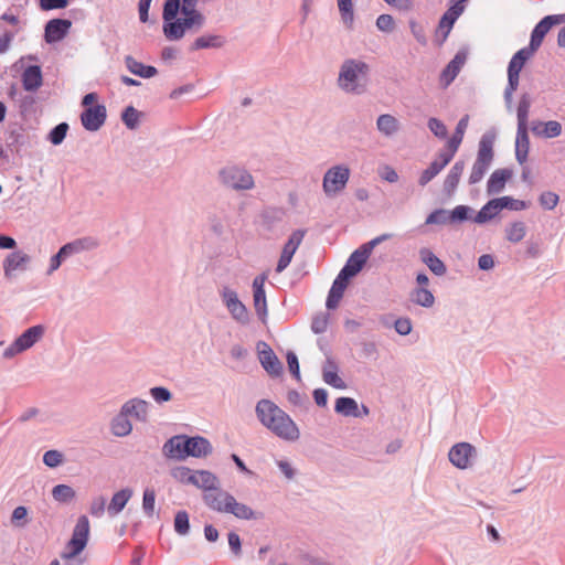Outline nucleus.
Masks as SVG:
<instances>
[{
    "label": "nucleus",
    "instance_id": "1",
    "mask_svg": "<svg viewBox=\"0 0 565 565\" xmlns=\"http://www.w3.org/2000/svg\"><path fill=\"white\" fill-rule=\"evenodd\" d=\"M257 419L276 437L294 443L300 437V430L292 418L273 401L263 398L255 407Z\"/></svg>",
    "mask_w": 565,
    "mask_h": 565
},
{
    "label": "nucleus",
    "instance_id": "2",
    "mask_svg": "<svg viewBox=\"0 0 565 565\" xmlns=\"http://www.w3.org/2000/svg\"><path fill=\"white\" fill-rule=\"evenodd\" d=\"M213 447L202 436L175 435L169 438L162 447L163 455L169 459L184 460L188 457L202 458L211 455Z\"/></svg>",
    "mask_w": 565,
    "mask_h": 565
},
{
    "label": "nucleus",
    "instance_id": "3",
    "mask_svg": "<svg viewBox=\"0 0 565 565\" xmlns=\"http://www.w3.org/2000/svg\"><path fill=\"white\" fill-rule=\"evenodd\" d=\"M369 72L370 66L365 62L355 58H348L340 67L338 85L347 93L356 95L363 94L366 89Z\"/></svg>",
    "mask_w": 565,
    "mask_h": 565
},
{
    "label": "nucleus",
    "instance_id": "4",
    "mask_svg": "<svg viewBox=\"0 0 565 565\" xmlns=\"http://www.w3.org/2000/svg\"><path fill=\"white\" fill-rule=\"evenodd\" d=\"M495 137L494 131H487L482 135L478 145L477 158L468 178L469 184L473 185L479 183L489 171L494 159L493 146Z\"/></svg>",
    "mask_w": 565,
    "mask_h": 565
},
{
    "label": "nucleus",
    "instance_id": "5",
    "mask_svg": "<svg viewBox=\"0 0 565 565\" xmlns=\"http://www.w3.org/2000/svg\"><path fill=\"white\" fill-rule=\"evenodd\" d=\"M205 24L204 14H190L175 18L171 22L163 24L162 30L167 40L179 41L186 32H199Z\"/></svg>",
    "mask_w": 565,
    "mask_h": 565
},
{
    "label": "nucleus",
    "instance_id": "6",
    "mask_svg": "<svg viewBox=\"0 0 565 565\" xmlns=\"http://www.w3.org/2000/svg\"><path fill=\"white\" fill-rule=\"evenodd\" d=\"M220 182L234 191H247L255 186L253 175L248 170L236 164H228L218 171Z\"/></svg>",
    "mask_w": 565,
    "mask_h": 565
},
{
    "label": "nucleus",
    "instance_id": "7",
    "mask_svg": "<svg viewBox=\"0 0 565 565\" xmlns=\"http://www.w3.org/2000/svg\"><path fill=\"white\" fill-rule=\"evenodd\" d=\"M89 536V521L86 515L77 519L72 537L67 543L68 552L62 553V558L72 559L76 557L87 545Z\"/></svg>",
    "mask_w": 565,
    "mask_h": 565
},
{
    "label": "nucleus",
    "instance_id": "8",
    "mask_svg": "<svg viewBox=\"0 0 565 565\" xmlns=\"http://www.w3.org/2000/svg\"><path fill=\"white\" fill-rule=\"evenodd\" d=\"M350 179V169L344 164H338L327 170L323 175L322 189L327 196H334L341 192Z\"/></svg>",
    "mask_w": 565,
    "mask_h": 565
},
{
    "label": "nucleus",
    "instance_id": "9",
    "mask_svg": "<svg viewBox=\"0 0 565 565\" xmlns=\"http://www.w3.org/2000/svg\"><path fill=\"white\" fill-rule=\"evenodd\" d=\"M220 296L231 317L235 321L241 324H247L249 322L248 310L246 306L239 300L235 290L225 286L220 290Z\"/></svg>",
    "mask_w": 565,
    "mask_h": 565
},
{
    "label": "nucleus",
    "instance_id": "10",
    "mask_svg": "<svg viewBox=\"0 0 565 565\" xmlns=\"http://www.w3.org/2000/svg\"><path fill=\"white\" fill-rule=\"evenodd\" d=\"M565 14H551L544 17L532 30L530 44L525 46L532 53H535L552 26L564 23Z\"/></svg>",
    "mask_w": 565,
    "mask_h": 565
},
{
    "label": "nucleus",
    "instance_id": "11",
    "mask_svg": "<svg viewBox=\"0 0 565 565\" xmlns=\"http://www.w3.org/2000/svg\"><path fill=\"white\" fill-rule=\"evenodd\" d=\"M477 455L478 451L473 445L461 441L450 448L448 459L456 468L465 470L472 466Z\"/></svg>",
    "mask_w": 565,
    "mask_h": 565
},
{
    "label": "nucleus",
    "instance_id": "12",
    "mask_svg": "<svg viewBox=\"0 0 565 565\" xmlns=\"http://www.w3.org/2000/svg\"><path fill=\"white\" fill-rule=\"evenodd\" d=\"M391 237L392 234L385 233L361 245L350 255L349 259L347 260V264L351 265V267H353L358 273H360L363 269L365 263L367 262L373 248L381 244L382 242L390 239Z\"/></svg>",
    "mask_w": 565,
    "mask_h": 565
},
{
    "label": "nucleus",
    "instance_id": "13",
    "mask_svg": "<svg viewBox=\"0 0 565 565\" xmlns=\"http://www.w3.org/2000/svg\"><path fill=\"white\" fill-rule=\"evenodd\" d=\"M107 118V109L105 105L97 104L93 107H87L81 114V122L88 131L99 130Z\"/></svg>",
    "mask_w": 565,
    "mask_h": 565
},
{
    "label": "nucleus",
    "instance_id": "14",
    "mask_svg": "<svg viewBox=\"0 0 565 565\" xmlns=\"http://www.w3.org/2000/svg\"><path fill=\"white\" fill-rule=\"evenodd\" d=\"M306 231L305 230H296L292 232L288 241L285 243L280 257L277 263L276 271L281 273L284 271L289 264L291 263L292 256L295 255L296 250L298 249L299 245L301 244L303 237H305Z\"/></svg>",
    "mask_w": 565,
    "mask_h": 565
},
{
    "label": "nucleus",
    "instance_id": "15",
    "mask_svg": "<svg viewBox=\"0 0 565 565\" xmlns=\"http://www.w3.org/2000/svg\"><path fill=\"white\" fill-rule=\"evenodd\" d=\"M465 10V6L461 2H455L448 10L441 15L438 26L436 29V36H441L440 44L448 38L455 22L461 15Z\"/></svg>",
    "mask_w": 565,
    "mask_h": 565
},
{
    "label": "nucleus",
    "instance_id": "16",
    "mask_svg": "<svg viewBox=\"0 0 565 565\" xmlns=\"http://www.w3.org/2000/svg\"><path fill=\"white\" fill-rule=\"evenodd\" d=\"M258 356L262 366L271 376H278L282 372V364L274 353L273 349L263 341L257 343Z\"/></svg>",
    "mask_w": 565,
    "mask_h": 565
},
{
    "label": "nucleus",
    "instance_id": "17",
    "mask_svg": "<svg viewBox=\"0 0 565 565\" xmlns=\"http://www.w3.org/2000/svg\"><path fill=\"white\" fill-rule=\"evenodd\" d=\"M30 262L31 257L21 250L9 253L2 263L4 277L9 280L13 279L15 277L14 271L26 270Z\"/></svg>",
    "mask_w": 565,
    "mask_h": 565
},
{
    "label": "nucleus",
    "instance_id": "18",
    "mask_svg": "<svg viewBox=\"0 0 565 565\" xmlns=\"http://www.w3.org/2000/svg\"><path fill=\"white\" fill-rule=\"evenodd\" d=\"M72 26V21L67 19H52L46 22L44 28V40L52 44L63 40Z\"/></svg>",
    "mask_w": 565,
    "mask_h": 565
},
{
    "label": "nucleus",
    "instance_id": "19",
    "mask_svg": "<svg viewBox=\"0 0 565 565\" xmlns=\"http://www.w3.org/2000/svg\"><path fill=\"white\" fill-rule=\"evenodd\" d=\"M6 146L12 153L21 157V151L31 147V138L21 126L9 129Z\"/></svg>",
    "mask_w": 565,
    "mask_h": 565
},
{
    "label": "nucleus",
    "instance_id": "20",
    "mask_svg": "<svg viewBox=\"0 0 565 565\" xmlns=\"http://www.w3.org/2000/svg\"><path fill=\"white\" fill-rule=\"evenodd\" d=\"M266 275L262 274L254 278L253 280V291H254V307L257 316L264 321L267 316V301H266V292H265V281Z\"/></svg>",
    "mask_w": 565,
    "mask_h": 565
},
{
    "label": "nucleus",
    "instance_id": "21",
    "mask_svg": "<svg viewBox=\"0 0 565 565\" xmlns=\"http://www.w3.org/2000/svg\"><path fill=\"white\" fill-rule=\"evenodd\" d=\"M533 55L530 50L522 47L512 56L508 65V82L519 84L522 68Z\"/></svg>",
    "mask_w": 565,
    "mask_h": 565
},
{
    "label": "nucleus",
    "instance_id": "22",
    "mask_svg": "<svg viewBox=\"0 0 565 565\" xmlns=\"http://www.w3.org/2000/svg\"><path fill=\"white\" fill-rule=\"evenodd\" d=\"M513 170L509 168H502L494 170L487 181V193L488 195H494L501 193L507 182L512 178Z\"/></svg>",
    "mask_w": 565,
    "mask_h": 565
},
{
    "label": "nucleus",
    "instance_id": "23",
    "mask_svg": "<svg viewBox=\"0 0 565 565\" xmlns=\"http://www.w3.org/2000/svg\"><path fill=\"white\" fill-rule=\"evenodd\" d=\"M228 497L232 494L221 490L218 486L216 490L203 493V501L211 510L225 513L228 507Z\"/></svg>",
    "mask_w": 565,
    "mask_h": 565
},
{
    "label": "nucleus",
    "instance_id": "24",
    "mask_svg": "<svg viewBox=\"0 0 565 565\" xmlns=\"http://www.w3.org/2000/svg\"><path fill=\"white\" fill-rule=\"evenodd\" d=\"M465 166L466 163L463 160H458L450 168L443 184V191L447 196H451L455 193L465 170Z\"/></svg>",
    "mask_w": 565,
    "mask_h": 565
},
{
    "label": "nucleus",
    "instance_id": "25",
    "mask_svg": "<svg viewBox=\"0 0 565 565\" xmlns=\"http://www.w3.org/2000/svg\"><path fill=\"white\" fill-rule=\"evenodd\" d=\"M98 245V241L95 237L86 236L66 243L65 245L62 246V248L63 253H65L67 257H70L82 252L93 250L97 248Z\"/></svg>",
    "mask_w": 565,
    "mask_h": 565
},
{
    "label": "nucleus",
    "instance_id": "26",
    "mask_svg": "<svg viewBox=\"0 0 565 565\" xmlns=\"http://www.w3.org/2000/svg\"><path fill=\"white\" fill-rule=\"evenodd\" d=\"M23 88L26 92H35L43 84L42 70L39 65H29L21 75Z\"/></svg>",
    "mask_w": 565,
    "mask_h": 565
},
{
    "label": "nucleus",
    "instance_id": "27",
    "mask_svg": "<svg viewBox=\"0 0 565 565\" xmlns=\"http://www.w3.org/2000/svg\"><path fill=\"white\" fill-rule=\"evenodd\" d=\"M44 334V327L41 324L26 329L14 342L22 352L32 348Z\"/></svg>",
    "mask_w": 565,
    "mask_h": 565
},
{
    "label": "nucleus",
    "instance_id": "28",
    "mask_svg": "<svg viewBox=\"0 0 565 565\" xmlns=\"http://www.w3.org/2000/svg\"><path fill=\"white\" fill-rule=\"evenodd\" d=\"M148 402L136 397L127 401L120 409L124 411L128 417L130 416L137 420L146 422L148 416Z\"/></svg>",
    "mask_w": 565,
    "mask_h": 565
},
{
    "label": "nucleus",
    "instance_id": "29",
    "mask_svg": "<svg viewBox=\"0 0 565 565\" xmlns=\"http://www.w3.org/2000/svg\"><path fill=\"white\" fill-rule=\"evenodd\" d=\"M466 62V55L458 52L455 57L447 64L440 74V82L446 87L457 77L461 66Z\"/></svg>",
    "mask_w": 565,
    "mask_h": 565
},
{
    "label": "nucleus",
    "instance_id": "30",
    "mask_svg": "<svg viewBox=\"0 0 565 565\" xmlns=\"http://www.w3.org/2000/svg\"><path fill=\"white\" fill-rule=\"evenodd\" d=\"M225 38L218 34H204L196 38L189 46V52L205 49H221L225 44Z\"/></svg>",
    "mask_w": 565,
    "mask_h": 565
},
{
    "label": "nucleus",
    "instance_id": "31",
    "mask_svg": "<svg viewBox=\"0 0 565 565\" xmlns=\"http://www.w3.org/2000/svg\"><path fill=\"white\" fill-rule=\"evenodd\" d=\"M132 494L134 491L130 488H124L114 493L107 507V512L109 516H116L117 514H119L125 509L126 504L131 499Z\"/></svg>",
    "mask_w": 565,
    "mask_h": 565
},
{
    "label": "nucleus",
    "instance_id": "32",
    "mask_svg": "<svg viewBox=\"0 0 565 565\" xmlns=\"http://www.w3.org/2000/svg\"><path fill=\"white\" fill-rule=\"evenodd\" d=\"M322 377L328 385H331L334 388H347L345 382L338 375V365L331 358H327L326 365L322 371Z\"/></svg>",
    "mask_w": 565,
    "mask_h": 565
},
{
    "label": "nucleus",
    "instance_id": "33",
    "mask_svg": "<svg viewBox=\"0 0 565 565\" xmlns=\"http://www.w3.org/2000/svg\"><path fill=\"white\" fill-rule=\"evenodd\" d=\"M125 65L130 73L142 78H151L158 73L154 66L145 65L131 55L125 56Z\"/></svg>",
    "mask_w": 565,
    "mask_h": 565
},
{
    "label": "nucleus",
    "instance_id": "34",
    "mask_svg": "<svg viewBox=\"0 0 565 565\" xmlns=\"http://www.w3.org/2000/svg\"><path fill=\"white\" fill-rule=\"evenodd\" d=\"M532 132L537 137L556 138L562 134V125L556 120L537 121L532 126Z\"/></svg>",
    "mask_w": 565,
    "mask_h": 565
},
{
    "label": "nucleus",
    "instance_id": "35",
    "mask_svg": "<svg viewBox=\"0 0 565 565\" xmlns=\"http://www.w3.org/2000/svg\"><path fill=\"white\" fill-rule=\"evenodd\" d=\"M422 262L430 269L436 276H444L447 273V267L444 262L438 258L430 249L422 248L419 250Z\"/></svg>",
    "mask_w": 565,
    "mask_h": 565
},
{
    "label": "nucleus",
    "instance_id": "36",
    "mask_svg": "<svg viewBox=\"0 0 565 565\" xmlns=\"http://www.w3.org/2000/svg\"><path fill=\"white\" fill-rule=\"evenodd\" d=\"M530 139L527 128H518L515 138V159L520 164L527 160Z\"/></svg>",
    "mask_w": 565,
    "mask_h": 565
},
{
    "label": "nucleus",
    "instance_id": "37",
    "mask_svg": "<svg viewBox=\"0 0 565 565\" xmlns=\"http://www.w3.org/2000/svg\"><path fill=\"white\" fill-rule=\"evenodd\" d=\"M286 212L281 207H266L260 213L262 225L267 231H273L277 224L281 223Z\"/></svg>",
    "mask_w": 565,
    "mask_h": 565
},
{
    "label": "nucleus",
    "instance_id": "38",
    "mask_svg": "<svg viewBox=\"0 0 565 565\" xmlns=\"http://www.w3.org/2000/svg\"><path fill=\"white\" fill-rule=\"evenodd\" d=\"M335 413L347 417H361L358 402L352 397H339L334 405Z\"/></svg>",
    "mask_w": 565,
    "mask_h": 565
},
{
    "label": "nucleus",
    "instance_id": "39",
    "mask_svg": "<svg viewBox=\"0 0 565 565\" xmlns=\"http://www.w3.org/2000/svg\"><path fill=\"white\" fill-rule=\"evenodd\" d=\"M228 507L225 513H231L235 515L237 519L242 520H254L257 519L256 513L252 508L244 503H239L236 501V499L232 495L228 497Z\"/></svg>",
    "mask_w": 565,
    "mask_h": 565
},
{
    "label": "nucleus",
    "instance_id": "40",
    "mask_svg": "<svg viewBox=\"0 0 565 565\" xmlns=\"http://www.w3.org/2000/svg\"><path fill=\"white\" fill-rule=\"evenodd\" d=\"M110 430L117 437H125L131 433L132 424L124 411L120 409L119 414L113 418L110 423Z\"/></svg>",
    "mask_w": 565,
    "mask_h": 565
},
{
    "label": "nucleus",
    "instance_id": "41",
    "mask_svg": "<svg viewBox=\"0 0 565 565\" xmlns=\"http://www.w3.org/2000/svg\"><path fill=\"white\" fill-rule=\"evenodd\" d=\"M377 130L385 137H392L399 130V121L390 114H383L376 120Z\"/></svg>",
    "mask_w": 565,
    "mask_h": 565
},
{
    "label": "nucleus",
    "instance_id": "42",
    "mask_svg": "<svg viewBox=\"0 0 565 565\" xmlns=\"http://www.w3.org/2000/svg\"><path fill=\"white\" fill-rule=\"evenodd\" d=\"M198 484L194 487L202 489L204 493L216 490L220 486V480L216 475L209 470H196Z\"/></svg>",
    "mask_w": 565,
    "mask_h": 565
},
{
    "label": "nucleus",
    "instance_id": "43",
    "mask_svg": "<svg viewBox=\"0 0 565 565\" xmlns=\"http://www.w3.org/2000/svg\"><path fill=\"white\" fill-rule=\"evenodd\" d=\"M500 213L495 198L489 200L480 211L475 215L472 221L477 224H484L493 220Z\"/></svg>",
    "mask_w": 565,
    "mask_h": 565
},
{
    "label": "nucleus",
    "instance_id": "44",
    "mask_svg": "<svg viewBox=\"0 0 565 565\" xmlns=\"http://www.w3.org/2000/svg\"><path fill=\"white\" fill-rule=\"evenodd\" d=\"M171 477L182 484H198L196 470L185 466H178L170 470Z\"/></svg>",
    "mask_w": 565,
    "mask_h": 565
},
{
    "label": "nucleus",
    "instance_id": "45",
    "mask_svg": "<svg viewBox=\"0 0 565 565\" xmlns=\"http://www.w3.org/2000/svg\"><path fill=\"white\" fill-rule=\"evenodd\" d=\"M468 122H469V115H465L463 117L460 118V120L458 121V124L456 126L455 132L447 141V148H452L454 151H458V149L462 142L465 132L467 130Z\"/></svg>",
    "mask_w": 565,
    "mask_h": 565
},
{
    "label": "nucleus",
    "instance_id": "46",
    "mask_svg": "<svg viewBox=\"0 0 565 565\" xmlns=\"http://www.w3.org/2000/svg\"><path fill=\"white\" fill-rule=\"evenodd\" d=\"M531 104L532 99L530 94H522L516 108L518 128H527V118Z\"/></svg>",
    "mask_w": 565,
    "mask_h": 565
},
{
    "label": "nucleus",
    "instance_id": "47",
    "mask_svg": "<svg viewBox=\"0 0 565 565\" xmlns=\"http://www.w3.org/2000/svg\"><path fill=\"white\" fill-rule=\"evenodd\" d=\"M412 301L425 308L434 305L435 298L430 290L424 287H417L412 291Z\"/></svg>",
    "mask_w": 565,
    "mask_h": 565
},
{
    "label": "nucleus",
    "instance_id": "48",
    "mask_svg": "<svg viewBox=\"0 0 565 565\" xmlns=\"http://www.w3.org/2000/svg\"><path fill=\"white\" fill-rule=\"evenodd\" d=\"M526 234V226L523 222H513L505 228V238L511 243L521 242Z\"/></svg>",
    "mask_w": 565,
    "mask_h": 565
},
{
    "label": "nucleus",
    "instance_id": "49",
    "mask_svg": "<svg viewBox=\"0 0 565 565\" xmlns=\"http://www.w3.org/2000/svg\"><path fill=\"white\" fill-rule=\"evenodd\" d=\"M75 490L67 484H56L52 489V497L60 503H68L75 498Z\"/></svg>",
    "mask_w": 565,
    "mask_h": 565
},
{
    "label": "nucleus",
    "instance_id": "50",
    "mask_svg": "<svg viewBox=\"0 0 565 565\" xmlns=\"http://www.w3.org/2000/svg\"><path fill=\"white\" fill-rule=\"evenodd\" d=\"M179 12L182 13L181 0H166L162 10L163 24L178 18Z\"/></svg>",
    "mask_w": 565,
    "mask_h": 565
},
{
    "label": "nucleus",
    "instance_id": "51",
    "mask_svg": "<svg viewBox=\"0 0 565 565\" xmlns=\"http://www.w3.org/2000/svg\"><path fill=\"white\" fill-rule=\"evenodd\" d=\"M473 209L468 205H457L447 216L450 218V224H460L471 220Z\"/></svg>",
    "mask_w": 565,
    "mask_h": 565
},
{
    "label": "nucleus",
    "instance_id": "52",
    "mask_svg": "<svg viewBox=\"0 0 565 565\" xmlns=\"http://www.w3.org/2000/svg\"><path fill=\"white\" fill-rule=\"evenodd\" d=\"M495 200L500 211H502L503 209L511 211H522L527 207V202L514 199L512 196H501L495 198Z\"/></svg>",
    "mask_w": 565,
    "mask_h": 565
},
{
    "label": "nucleus",
    "instance_id": "53",
    "mask_svg": "<svg viewBox=\"0 0 565 565\" xmlns=\"http://www.w3.org/2000/svg\"><path fill=\"white\" fill-rule=\"evenodd\" d=\"M141 113L134 106H127L121 113V120L128 129H136L139 126Z\"/></svg>",
    "mask_w": 565,
    "mask_h": 565
},
{
    "label": "nucleus",
    "instance_id": "54",
    "mask_svg": "<svg viewBox=\"0 0 565 565\" xmlns=\"http://www.w3.org/2000/svg\"><path fill=\"white\" fill-rule=\"evenodd\" d=\"M68 129L70 126L67 122H60L51 129V131L47 135V140L54 146L61 145L66 138Z\"/></svg>",
    "mask_w": 565,
    "mask_h": 565
},
{
    "label": "nucleus",
    "instance_id": "55",
    "mask_svg": "<svg viewBox=\"0 0 565 565\" xmlns=\"http://www.w3.org/2000/svg\"><path fill=\"white\" fill-rule=\"evenodd\" d=\"M174 531L179 535H186L190 532V521H189V514L186 511L181 510L178 511L174 515V522H173Z\"/></svg>",
    "mask_w": 565,
    "mask_h": 565
},
{
    "label": "nucleus",
    "instance_id": "56",
    "mask_svg": "<svg viewBox=\"0 0 565 565\" xmlns=\"http://www.w3.org/2000/svg\"><path fill=\"white\" fill-rule=\"evenodd\" d=\"M344 290L345 288H342L341 284L333 282L327 297L326 307L335 309L343 297Z\"/></svg>",
    "mask_w": 565,
    "mask_h": 565
},
{
    "label": "nucleus",
    "instance_id": "57",
    "mask_svg": "<svg viewBox=\"0 0 565 565\" xmlns=\"http://www.w3.org/2000/svg\"><path fill=\"white\" fill-rule=\"evenodd\" d=\"M156 491L152 488H146L142 495V510L148 518L154 515Z\"/></svg>",
    "mask_w": 565,
    "mask_h": 565
},
{
    "label": "nucleus",
    "instance_id": "58",
    "mask_svg": "<svg viewBox=\"0 0 565 565\" xmlns=\"http://www.w3.org/2000/svg\"><path fill=\"white\" fill-rule=\"evenodd\" d=\"M443 170V168L439 166V161L438 160H434L429 167L427 169H425L419 179H418V184L420 186H425L426 184H428L440 171Z\"/></svg>",
    "mask_w": 565,
    "mask_h": 565
},
{
    "label": "nucleus",
    "instance_id": "59",
    "mask_svg": "<svg viewBox=\"0 0 565 565\" xmlns=\"http://www.w3.org/2000/svg\"><path fill=\"white\" fill-rule=\"evenodd\" d=\"M449 214H450V211H447L445 209H437V210L433 211L426 217L425 224H427V225H431V224H437V225L450 224V218L447 217Z\"/></svg>",
    "mask_w": 565,
    "mask_h": 565
},
{
    "label": "nucleus",
    "instance_id": "60",
    "mask_svg": "<svg viewBox=\"0 0 565 565\" xmlns=\"http://www.w3.org/2000/svg\"><path fill=\"white\" fill-rule=\"evenodd\" d=\"M427 126L429 130L440 139H444L448 135L446 125L438 118L431 117L428 119Z\"/></svg>",
    "mask_w": 565,
    "mask_h": 565
},
{
    "label": "nucleus",
    "instance_id": "61",
    "mask_svg": "<svg viewBox=\"0 0 565 565\" xmlns=\"http://www.w3.org/2000/svg\"><path fill=\"white\" fill-rule=\"evenodd\" d=\"M408 24H409L411 33L416 39V41L420 45H426L427 36H426L425 28L415 20H409Z\"/></svg>",
    "mask_w": 565,
    "mask_h": 565
},
{
    "label": "nucleus",
    "instance_id": "62",
    "mask_svg": "<svg viewBox=\"0 0 565 565\" xmlns=\"http://www.w3.org/2000/svg\"><path fill=\"white\" fill-rule=\"evenodd\" d=\"M558 201V195L552 191H545L539 198L541 206L545 210H553L557 205Z\"/></svg>",
    "mask_w": 565,
    "mask_h": 565
},
{
    "label": "nucleus",
    "instance_id": "63",
    "mask_svg": "<svg viewBox=\"0 0 565 565\" xmlns=\"http://www.w3.org/2000/svg\"><path fill=\"white\" fill-rule=\"evenodd\" d=\"M150 395L159 404L169 402L172 398L171 392L163 386H154L150 388Z\"/></svg>",
    "mask_w": 565,
    "mask_h": 565
},
{
    "label": "nucleus",
    "instance_id": "64",
    "mask_svg": "<svg viewBox=\"0 0 565 565\" xmlns=\"http://www.w3.org/2000/svg\"><path fill=\"white\" fill-rule=\"evenodd\" d=\"M376 28L386 33H391L395 28V21L391 14H381L376 19Z\"/></svg>",
    "mask_w": 565,
    "mask_h": 565
}]
</instances>
